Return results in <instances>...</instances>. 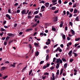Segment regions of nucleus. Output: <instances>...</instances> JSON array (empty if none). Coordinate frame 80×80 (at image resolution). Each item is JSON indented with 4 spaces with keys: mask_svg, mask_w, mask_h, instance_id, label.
Here are the masks:
<instances>
[{
    "mask_svg": "<svg viewBox=\"0 0 80 80\" xmlns=\"http://www.w3.org/2000/svg\"><path fill=\"white\" fill-rule=\"evenodd\" d=\"M80 38H76L75 39V41H78L79 40H80Z\"/></svg>",
    "mask_w": 80,
    "mask_h": 80,
    "instance_id": "c85d7f7f",
    "label": "nucleus"
},
{
    "mask_svg": "<svg viewBox=\"0 0 80 80\" xmlns=\"http://www.w3.org/2000/svg\"><path fill=\"white\" fill-rule=\"evenodd\" d=\"M17 26V23L14 24V27H16Z\"/></svg>",
    "mask_w": 80,
    "mask_h": 80,
    "instance_id": "e2e57ef3",
    "label": "nucleus"
},
{
    "mask_svg": "<svg viewBox=\"0 0 80 80\" xmlns=\"http://www.w3.org/2000/svg\"><path fill=\"white\" fill-rule=\"evenodd\" d=\"M49 51H50V50L49 49H48L46 50V53H49Z\"/></svg>",
    "mask_w": 80,
    "mask_h": 80,
    "instance_id": "6e6d98bb",
    "label": "nucleus"
},
{
    "mask_svg": "<svg viewBox=\"0 0 80 80\" xmlns=\"http://www.w3.org/2000/svg\"><path fill=\"white\" fill-rule=\"evenodd\" d=\"M6 69V67H3L1 68V71H3V70H5Z\"/></svg>",
    "mask_w": 80,
    "mask_h": 80,
    "instance_id": "423d86ee",
    "label": "nucleus"
},
{
    "mask_svg": "<svg viewBox=\"0 0 80 80\" xmlns=\"http://www.w3.org/2000/svg\"><path fill=\"white\" fill-rule=\"evenodd\" d=\"M60 47L62 48H63V44H61Z\"/></svg>",
    "mask_w": 80,
    "mask_h": 80,
    "instance_id": "0e129e2a",
    "label": "nucleus"
},
{
    "mask_svg": "<svg viewBox=\"0 0 80 80\" xmlns=\"http://www.w3.org/2000/svg\"><path fill=\"white\" fill-rule=\"evenodd\" d=\"M56 52H58L59 50V52H62V49H60V48L58 47L57 48V49L55 50Z\"/></svg>",
    "mask_w": 80,
    "mask_h": 80,
    "instance_id": "f03ea898",
    "label": "nucleus"
},
{
    "mask_svg": "<svg viewBox=\"0 0 80 80\" xmlns=\"http://www.w3.org/2000/svg\"><path fill=\"white\" fill-rule=\"evenodd\" d=\"M28 19H29V18H32V16H28Z\"/></svg>",
    "mask_w": 80,
    "mask_h": 80,
    "instance_id": "4d7b16f0",
    "label": "nucleus"
},
{
    "mask_svg": "<svg viewBox=\"0 0 80 80\" xmlns=\"http://www.w3.org/2000/svg\"><path fill=\"white\" fill-rule=\"evenodd\" d=\"M58 2H59V4L60 5V4H61V3H62V1H61V0H59L58 1Z\"/></svg>",
    "mask_w": 80,
    "mask_h": 80,
    "instance_id": "8fccbe9b",
    "label": "nucleus"
},
{
    "mask_svg": "<svg viewBox=\"0 0 80 80\" xmlns=\"http://www.w3.org/2000/svg\"><path fill=\"white\" fill-rule=\"evenodd\" d=\"M46 45H49V44H50V42H46Z\"/></svg>",
    "mask_w": 80,
    "mask_h": 80,
    "instance_id": "473e14b6",
    "label": "nucleus"
},
{
    "mask_svg": "<svg viewBox=\"0 0 80 80\" xmlns=\"http://www.w3.org/2000/svg\"><path fill=\"white\" fill-rule=\"evenodd\" d=\"M69 10L71 12H73V8L70 9Z\"/></svg>",
    "mask_w": 80,
    "mask_h": 80,
    "instance_id": "a19ab883",
    "label": "nucleus"
},
{
    "mask_svg": "<svg viewBox=\"0 0 80 80\" xmlns=\"http://www.w3.org/2000/svg\"><path fill=\"white\" fill-rule=\"evenodd\" d=\"M61 24H60V28H62V27H63V21H61Z\"/></svg>",
    "mask_w": 80,
    "mask_h": 80,
    "instance_id": "9b49d317",
    "label": "nucleus"
},
{
    "mask_svg": "<svg viewBox=\"0 0 80 80\" xmlns=\"http://www.w3.org/2000/svg\"><path fill=\"white\" fill-rule=\"evenodd\" d=\"M53 20L54 22H57V21H58V19L57 18V17H55L54 18Z\"/></svg>",
    "mask_w": 80,
    "mask_h": 80,
    "instance_id": "39448f33",
    "label": "nucleus"
},
{
    "mask_svg": "<svg viewBox=\"0 0 80 80\" xmlns=\"http://www.w3.org/2000/svg\"><path fill=\"white\" fill-rule=\"evenodd\" d=\"M38 55H39L38 52H37L35 53V56H38Z\"/></svg>",
    "mask_w": 80,
    "mask_h": 80,
    "instance_id": "b1692460",
    "label": "nucleus"
},
{
    "mask_svg": "<svg viewBox=\"0 0 80 80\" xmlns=\"http://www.w3.org/2000/svg\"><path fill=\"white\" fill-rule=\"evenodd\" d=\"M69 24H70V25L71 26V27H72L73 25V23L72 22H69Z\"/></svg>",
    "mask_w": 80,
    "mask_h": 80,
    "instance_id": "f704fd0d",
    "label": "nucleus"
},
{
    "mask_svg": "<svg viewBox=\"0 0 80 80\" xmlns=\"http://www.w3.org/2000/svg\"><path fill=\"white\" fill-rule=\"evenodd\" d=\"M7 35L8 36H13V34L11 33H8L7 34Z\"/></svg>",
    "mask_w": 80,
    "mask_h": 80,
    "instance_id": "f8f14e48",
    "label": "nucleus"
},
{
    "mask_svg": "<svg viewBox=\"0 0 80 80\" xmlns=\"http://www.w3.org/2000/svg\"><path fill=\"white\" fill-rule=\"evenodd\" d=\"M44 75H49V73L48 72H46L44 74Z\"/></svg>",
    "mask_w": 80,
    "mask_h": 80,
    "instance_id": "58836bf2",
    "label": "nucleus"
},
{
    "mask_svg": "<svg viewBox=\"0 0 80 80\" xmlns=\"http://www.w3.org/2000/svg\"><path fill=\"white\" fill-rule=\"evenodd\" d=\"M75 20H76V21L78 22V21H79V18H78V16H77L75 19Z\"/></svg>",
    "mask_w": 80,
    "mask_h": 80,
    "instance_id": "6ab92c4d",
    "label": "nucleus"
},
{
    "mask_svg": "<svg viewBox=\"0 0 80 80\" xmlns=\"http://www.w3.org/2000/svg\"><path fill=\"white\" fill-rule=\"evenodd\" d=\"M71 32L73 35L75 33V32L73 30V29H71Z\"/></svg>",
    "mask_w": 80,
    "mask_h": 80,
    "instance_id": "4be33fe9",
    "label": "nucleus"
},
{
    "mask_svg": "<svg viewBox=\"0 0 80 80\" xmlns=\"http://www.w3.org/2000/svg\"><path fill=\"white\" fill-rule=\"evenodd\" d=\"M52 31H54V32H55V31H56V29H55V28H54V27H52Z\"/></svg>",
    "mask_w": 80,
    "mask_h": 80,
    "instance_id": "a211bd4d",
    "label": "nucleus"
},
{
    "mask_svg": "<svg viewBox=\"0 0 80 80\" xmlns=\"http://www.w3.org/2000/svg\"><path fill=\"white\" fill-rule=\"evenodd\" d=\"M20 10H17V13H20Z\"/></svg>",
    "mask_w": 80,
    "mask_h": 80,
    "instance_id": "09e8293b",
    "label": "nucleus"
},
{
    "mask_svg": "<svg viewBox=\"0 0 80 80\" xmlns=\"http://www.w3.org/2000/svg\"><path fill=\"white\" fill-rule=\"evenodd\" d=\"M38 12H39V11H36L34 12L33 15H37V14L38 13Z\"/></svg>",
    "mask_w": 80,
    "mask_h": 80,
    "instance_id": "ddd939ff",
    "label": "nucleus"
},
{
    "mask_svg": "<svg viewBox=\"0 0 80 80\" xmlns=\"http://www.w3.org/2000/svg\"><path fill=\"white\" fill-rule=\"evenodd\" d=\"M68 30V28H67V27L66 26L65 27V30L67 31Z\"/></svg>",
    "mask_w": 80,
    "mask_h": 80,
    "instance_id": "338daca9",
    "label": "nucleus"
},
{
    "mask_svg": "<svg viewBox=\"0 0 80 80\" xmlns=\"http://www.w3.org/2000/svg\"><path fill=\"white\" fill-rule=\"evenodd\" d=\"M31 13H32V12L31 11L29 12L28 14V15L29 16L30 15Z\"/></svg>",
    "mask_w": 80,
    "mask_h": 80,
    "instance_id": "bf43d9fd",
    "label": "nucleus"
},
{
    "mask_svg": "<svg viewBox=\"0 0 80 80\" xmlns=\"http://www.w3.org/2000/svg\"><path fill=\"white\" fill-rule=\"evenodd\" d=\"M56 60V58H53V62H55V61Z\"/></svg>",
    "mask_w": 80,
    "mask_h": 80,
    "instance_id": "864d4df0",
    "label": "nucleus"
},
{
    "mask_svg": "<svg viewBox=\"0 0 80 80\" xmlns=\"http://www.w3.org/2000/svg\"><path fill=\"white\" fill-rule=\"evenodd\" d=\"M5 37H3L2 38V40H5Z\"/></svg>",
    "mask_w": 80,
    "mask_h": 80,
    "instance_id": "680f3d73",
    "label": "nucleus"
},
{
    "mask_svg": "<svg viewBox=\"0 0 80 80\" xmlns=\"http://www.w3.org/2000/svg\"><path fill=\"white\" fill-rule=\"evenodd\" d=\"M62 60L60 58H59L58 59H56V63H57V66L56 67V68L57 69H58L59 68V66H60V63H62Z\"/></svg>",
    "mask_w": 80,
    "mask_h": 80,
    "instance_id": "f257e3e1",
    "label": "nucleus"
},
{
    "mask_svg": "<svg viewBox=\"0 0 80 80\" xmlns=\"http://www.w3.org/2000/svg\"><path fill=\"white\" fill-rule=\"evenodd\" d=\"M66 13L67 14V16H68V15H69V14H70V13L69 12V11H67Z\"/></svg>",
    "mask_w": 80,
    "mask_h": 80,
    "instance_id": "49530a36",
    "label": "nucleus"
},
{
    "mask_svg": "<svg viewBox=\"0 0 80 80\" xmlns=\"http://www.w3.org/2000/svg\"><path fill=\"white\" fill-rule=\"evenodd\" d=\"M35 18H40V16H38V15H36L35 16Z\"/></svg>",
    "mask_w": 80,
    "mask_h": 80,
    "instance_id": "393cba45",
    "label": "nucleus"
},
{
    "mask_svg": "<svg viewBox=\"0 0 80 80\" xmlns=\"http://www.w3.org/2000/svg\"><path fill=\"white\" fill-rule=\"evenodd\" d=\"M51 9L52 10H55L56 9V7H52L51 9H50V10H51Z\"/></svg>",
    "mask_w": 80,
    "mask_h": 80,
    "instance_id": "2eb2a0df",
    "label": "nucleus"
},
{
    "mask_svg": "<svg viewBox=\"0 0 80 80\" xmlns=\"http://www.w3.org/2000/svg\"><path fill=\"white\" fill-rule=\"evenodd\" d=\"M73 61V59H70L69 62H71V63H72V62Z\"/></svg>",
    "mask_w": 80,
    "mask_h": 80,
    "instance_id": "c03bdc74",
    "label": "nucleus"
},
{
    "mask_svg": "<svg viewBox=\"0 0 80 80\" xmlns=\"http://www.w3.org/2000/svg\"><path fill=\"white\" fill-rule=\"evenodd\" d=\"M31 30H33V29H32V28L26 29V32H29V31H31Z\"/></svg>",
    "mask_w": 80,
    "mask_h": 80,
    "instance_id": "9d476101",
    "label": "nucleus"
},
{
    "mask_svg": "<svg viewBox=\"0 0 80 80\" xmlns=\"http://www.w3.org/2000/svg\"><path fill=\"white\" fill-rule=\"evenodd\" d=\"M40 35H42V36H43V33L41 32L40 33Z\"/></svg>",
    "mask_w": 80,
    "mask_h": 80,
    "instance_id": "774afa93",
    "label": "nucleus"
},
{
    "mask_svg": "<svg viewBox=\"0 0 80 80\" xmlns=\"http://www.w3.org/2000/svg\"><path fill=\"white\" fill-rule=\"evenodd\" d=\"M50 70H53L54 69V67H53V66L52 67H51V68H50Z\"/></svg>",
    "mask_w": 80,
    "mask_h": 80,
    "instance_id": "c9c22d12",
    "label": "nucleus"
},
{
    "mask_svg": "<svg viewBox=\"0 0 80 80\" xmlns=\"http://www.w3.org/2000/svg\"><path fill=\"white\" fill-rule=\"evenodd\" d=\"M77 9H76V8H75L74 9V13H77Z\"/></svg>",
    "mask_w": 80,
    "mask_h": 80,
    "instance_id": "dca6fc26",
    "label": "nucleus"
},
{
    "mask_svg": "<svg viewBox=\"0 0 80 80\" xmlns=\"http://www.w3.org/2000/svg\"><path fill=\"white\" fill-rule=\"evenodd\" d=\"M9 39H10V37L9 36H7L6 38V40H9Z\"/></svg>",
    "mask_w": 80,
    "mask_h": 80,
    "instance_id": "bb28decb",
    "label": "nucleus"
},
{
    "mask_svg": "<svg viewBox=\"0 0 80 80\" xmlns=\"http://www.w3.org/2000/svg\"><path fill=\"white\" fill-rule=\"evenodd\" d=\"M8 12L9 13H11V10H10V9H9L8 10Z\"/></svg>",
    "mask_w": 80,
    "mask_h": 80,
    "instance_id": "5fc2aeb1",
    "label": "nucleus"
},
{
    "mask_svg": "<svg viewBox=\"0 0 80 80\" xmlns=\"http://www.w3.org/2000/svg\"><path fill=\"white\" fill-rule=\"evenodd\" d=\"M32 70H31L29 72V75H31V73H32Z\"/></svg>",
    "mask_w": 80,
    "mask_h": 80,
    "instance_id": "a878e982",
    "label": "nucleus"
},
{
    "mask_svg": "<svg viewBox=\"0 0 80 80\" xmlns=\"http://www.w3.org/2000/svg\"><path fill=\"white\" fill-rule=\"evenodd\" d=\"M43 63H44V61H41L40 62V65H42V64Z\"/></svg>",
    "mask_w": 80,
    "mask_h": 80,
    "instance_id": "7c9ffc66",
    "label": "nucleus"
},
{
    "mask_svg": "<svg viewBox=\"0 0 80 80\" xmlns=\"http://www.w3.org/2000/svg\"><path fill=\"white\" fill-rule=\"evenodd\" d=\"M64 67L65 68H66L67 67V63H66L64 64Z\"/></svg>",
    "mask_w": 80,
    "mask_h": 80,
    "instance_id": "aec40b11",
    "label": "nucleus"
},
{
    "mask_svg": "<svg viewBox=\"0 0 80 80\" xmlns=\"http://www.w3.org/2000/svg\"><path fill=\"white\" fill-rule=\"evenodd\" d=\"M77 6V4H76V3H75L73 5V8H75Z\"/></svg>",
    "mask_w": 80,
    "mask_h": 80,
    "instance_id": "4c0bfd02",
    "label": "nucleus"
},
{
    "mask_svg": "<svg viewBox=\"0 0 80 80\" xmlns=\"http://www.w3.org/2000/svg\"><path fill=\"white\" fill-rule=\"evenodd\" d=\"M47 68V66H44L43 67V69H45V68Z\"/></svg>",
    "mask_w": 80,
    "mask_h": 80,
    "instance_id": "37998d69",
    "label": "nucleus"
},
{
    "mask_svg": "<svg viewBox=\"0 0 80 80\" xmlns=\"http://www.w3.org/2000/svg\"><path fill=\"white\" fill-rule=\"evenodd\" d=\"M46 77H47L46 76H44V77H42V80H45V78H46Z\"/></svg>",
    "mask_w": 80,
    "mask_h": 80,
    "instance_id": "a18cd8bd",
    "label": "nucleus"
},
{
    "mask_svg": "<svg viewBox=\"0 0 80 80\" xmlns=\"http://www.w3.org/2000/svg\"><path fill=\"white\" fill-rule=\"evenodd\" d=\"M45 3V1H42L41 2H40V3Z\"/></svg>",
    "mask_w": 80,
    "mask_h": 80,
    "instance_id": "3c124183",
    "label": "nucleus"
},
{
    "mask_svg": "<svg viewBox=\"0 0 80 80\" xmlns=\"http://www.w3.org/2000/svg\"><path fill=\"white\" fill-rule=\"evenodd\" d=\"M62 60L63 61V62H66V61H67L66 59H65L64 58H62Z\"/></svg>",
    "mask_w": 80,
    "mask_h": 80,
    "instance_id": "2f4dec72",
    "label": "nucleus"
},
{
    "mask_svg": "<svg viewBox=\"0 0 80 80\" xmlns=\"http://www.w3.org/2000/svg\"><path fill=\"white\" fill-rule=\"evenodd\" d=\"M26 13V10L25 9L22 10L21 12V13H22V15H24V14H25V15Z\"/></svg>",
    "mask_w": 80,
    "mask_h": 80,
    "instance_id": "20e7f679",
    "label": "nucleus"
},
{
    "mask_svg": "<svg viewBox=\"0 0 80 80\" xmlns=\"http://www.w3.org/2000/svg\"><path fill=\"white\" fill-rule=\"evenodd\" d=\"M69 15H70L69 17V18H71V17H72V13H70L69 14Z\"/></svg>",
    "mask_w": 80,
    "mask_h": 80,
    "instance_id": "79ce46f5",
    "label": "nucleus"
},
{
    "mask_svg": "<svg viewBox=\"0 0 80 80\" xmlns=\"http://www.w3.org/2000/svg\"><path fill=\"white\" fill-rule=\"evenodd\" d=\"M58 11H59V10H57V11H55L54 12V13H58Z\"/></svg>",
    "mask_w": 80,
    "mask_h": 80,
    "instance_id": "e433bc0d",
    "label": "nucleus"
},
{
    "mask_svg": "<svg viewBox=\"0 0 80 80\" xmlns=\"http://www.w3.org/2000/svg\"><path fill=\"white\" fill-rule=\"evenodd\" d=\"M63 69L61 70V72L60 73V75H62V73H63Z\"/></svg>",
    "mask_w": 80,
    "mask_h": 80,
    "instance_id": "5701e85b",
    "label": "nucleus"
},
{
    "mask_svg": "<svg viewBox=\"0 0 80 80\" xmlns=\"http://www.w3.org/2000/svg\"><path fill=\"white\" fill-rule=\"evenodd\" d=\"M52 3H55V2H57V0H52Z\"/></svg>",
    "mask_w": 80,
    "mask_h": 80,
    "instance_id": "c756f323",
    "label": "nucleus"
},
{
    "mask_svg": "<svg viewBox=\"0 0 80 80\" xmlns=\"http://www.w3.org/2000/svg\"><path fill=\"white\" fill-rule=\"evenodd\" d=\"M6 17H7V18H8L9 19L11 20V18L10 17V16L8 14H7L6 15Z\"/></svg>",
    "mask_w": 80,
    "mask_h": 80,
    "instance_id": "0eeeda50",
    "label": "nucleus"
},
{
    "mask_svg": "<svg viewBox=\"0 0 80 80\" xmlns=\"http://www.w3.org/2000/svg\"><path fill=\"white\" fill-rule=\"evenodd\" d=\"M16 64V63L14 62L13 63V64L12 65V66L13 67H15V65Z\"/></svg>",
    "mask_w": 80,
    "mask_h": 80,
    "instance_id": "de8ad7c7",
    "label": "nucleus"
},
{
    "mask_svg": "<svg viewBox=\"0 0 80 80\" xmlns=\"http://www.w3.org/2000/svg\"><path fill=\"white\" fill-rule=\"evenodd\" d=\"M72 50H71L68 53V54L69 57H72Z\"/></svg>",
    "mask_w": 80,
    "mask_h": 80,
    "instance_id": "6e6552de",
    "label": "nucleus"
},
{
    "mask_svg": "<svg viewBox=\"0 0 80 80\" xmlns=\"http://www.w3.org/2000/svg\"><path fill=\"white\" fill-rule=\"evenodd\" d=\"M37 23H36L35 24H34V25H33V26H32V27H36V26H37Z\"/></svg>",
    "mask_w": 80,
    "mask_h": 80,
    "instance_id": "603ef678",
    "label": "nucleus"
},
{
    "mask_svg": "<svg viewBox=\"0 0 80 80\" xmlns=\"http://www.w3.org/2000/svg\"><path fill=\"white\" fill-rule=\"evenodd\" d=\"M58 44H57L55 45L54 47H53V48H55V47H57V46H58Z\"/></svg>",
    "mask_w": 80,
    "mask_h": 80,
    "instance_id": "69168bd1",
    "label": "nucleus"
},
{
    "mask_svg": "<svg viewBox=\"0 0 80 80\" xmlns=\"http://www.w3.org/2000/svg\"><path fill=\"white\" fill-rule=\"evenodd\" d=\"M56 74H57V75H59V70H57V71L56 73Z\"/></svg>",
    "mask_w": 80,
    "mask_h": 80,
    "instance_id": "ea45409f",
    "label": "nucleus"
},
{
    "mask_svg": "<svg viewBox=\"0 0 80 80\" xmlns=\"http://www.w3.org/2000/svg\"><path fill=\"white\" fill-rule=\"evenodd\" d=\"M34 45L35 46V47H40L39 43H37L36 42H34Z\"/></svg>",
    "mask_w": 80,
    "mask_h": 80,
    "instance_id": "7ed1b4c3",
    "label": "nucleus"
},
{
    "mask_svg": "<svg viewBox=\"0 0 80 80\" xmlns=\"http://www.w3.org/2000/svg\"><path fill=\"white\" fill-rule=\"evenodd\" d=\"M49 59V55L48 54L46 57V60L47 61Z\"/></svg>",
    "mask_w": 80,
    "mask_h": 80,
    "instance_id": "4468645a",
    "label": "nucleus"
},
{
    "mask_svg": "<svg viewBox=\"0 0 80 80\" xmlns=\"http://www.w3.org/2000/svg\"><path fill=\"white\" fill-rule=\"evenodd\" d=\"M7 42H5L4 43V45H7Z\"/></svg>",
    "mask_w": 80,
    "mask_h": 80,
    "instance_id": "052dcab7",
    "label": "nucleus"
},
{
    "mask_svg": "<svg viewBox=\"0 0 80 80\" xmlns=\"http://www.w3.org/2000/svg\"><path fill=\"white\" fill-rule=\"evenodd\" d=\"M45 5L46 6V7H48V6H49V3L46 2L45 4Z\"/></svg>",
    "mask_w": 80,
    "mask_h": 80,
    "instance_id": "1a4fd4ad",
    "label": "nucleus"
},
{
    "mask_svg": "<svg viewBox=\"0 0 80 80\" xmlns=\"http://www.w3.org/2000/svg\"><path fill=\"white\" fill-rule=\"evenodd\" d=\"M13 42V40H10L8 42V44H9V45H10V43H12V42Z\"/></svg>",
    "mask_w": 80,
    "mask_h": 80,
    "instance_id": "412c9836",
    "label": "nucleus"
},
{
    "mask_svg": "<svg viewBox=\"0 0 80 80\" xmlns=\"http://www.w3.org/2000/svg\"><path fill=\"white\" fill-rule=\"evenodd\" d=\"M62 38L63 40H65L66 38V37H65V35H63L62 36Z\"/></svg>",
    "mask_w": 80,
    "mask_h": 80,
    "instance_id": "f3484780",
    "label": "nucleus"
},
{
    "mask_svg": "<svg viewBox=\"0 0 80 80\" xmlns=\"http://www.w3.org/2000/svg\"><path fill=\"white\" fill-rule=\"evenodd\" d=\"M45 7L44 6H42V7H41V8H44L45 9Z\"/></svg>",
    "mask_w": 80,
    "mask_h": 80,
    "instance_id": "13d9d810",
    "label": "nucleus"
},
{
    "mask_svg": "<svg viewBox=\"0 0 80 80\" xmlns=\"http://www.w3.org/2000/svg\"><path fill=\"white\" fill-rule=\"evenodd\" d=\"M7 77H8V76H4V77L2 78L3 79H6V78H7Z\"/></svg>",
    "mask_w": 80,
    "mask_h": 80,
    "instance_id": "cd10ccee",
    "label": "nucleus"
},
{
    "mask_svg": "<svg viewBox=\"0 0 80 80\" xmlns=\"http://www.w3.org/2000/svg\"><path fill=\"white\" fill-rule=\"evenodd\" d=\"M5 30V29H3V28H1V32H4Z\"/></svg>",
    "mask_w": 80,
    "mask_h": 80,
    "instance_id": "72a5a7b5",
    "label": "nucleus"
}]
</instances>
